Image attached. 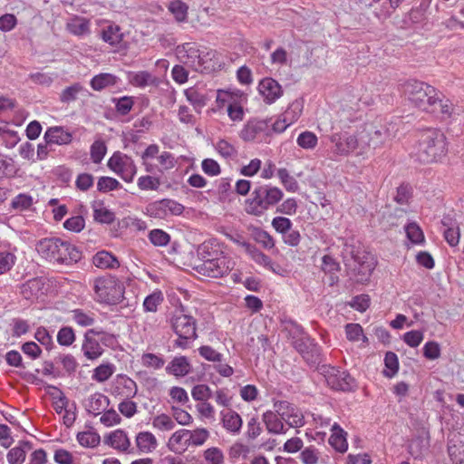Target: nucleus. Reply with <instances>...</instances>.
<instances>
[{
  "label": "nucleus",
  "mask_w": 464,
  "mask_h": 464,
  "mask_svg": "<svg viewBox=\"0 0 464 464\" xmlns=\"http://www.w3.org/2000/svg\"><path fill=\"white\" fill-rule=\"evenodd\" d=\"M258 90L268 104L275 102L283 93L282 87L278 82L270 77L260 81Z\"/></svg>",
  "instance_id": "obj_16"
},
{
  "label": "nucleus",
  "mask_w": 464,
  "mask_h": 464,
  "mask_svg": "<svg viewBox=\"0 0 464 464\" xmlns=\"http://www.w3.org/2000/svg\"><path fill=\"white\" fill-rule=\"evenodd\" d=\"M112 102H115L116 111L122 116L127 115L134 105V101L132 97L130 96H123L120 99H112Z\"/></svg>",
  "instance_id": "obj_51"
},
{
  "label": "nucleus",
  "mask_w": 464,
  "mask_h": 464,
  "mask_svg": "<svg viewBox=\"0 0 464 464\" xmlns=\"http://www.w3.org/2000/svg\"><path fill=\"white\" fill-rule=\"evenodd\" d=\"M33 203V198L30 195L21 193L13 198L11 207L14 209L24 211L29 209Z\"/></svg>",
  "instance_id": "obj_49"
},
{
  "label": "nucleus",
  "mask_w": 464,
  "mask_h": 464,
  "mask_svg": "<svg viewBox=\"0 0 464 464\" xmlns=\"http://www.w3.org/2000/svg\"><path fill=\"white\" fill-rule=\"evenodd\" d=\"M107 151L106 145L102 140H95L91 146V159L93 163H100Z\"/></svg>",
  "instance_id": "obj_53"
},
{
  "label": "nucleus",
  "mask_w": 464,
  "mask_h": 464,
  "mask_svg": "<svg viewBox=\"0 0 464 464\" xmlns=\"http://www.w3.org/2000/svg\"><path fill=\"white\" fill-rule=\"evenodd\" d=\"M362 149L365 147L376 149L392 137L390 130L385 125H375L374 123H366L363 129L358 132Z\"/></svg>",
  "instance_id": "obj_8"
},
{
  "label": "nucleus",
  "mask_w": 464,
  "mask_h": 464,
  "mask_svg": "<svg viewBox=\"0 0 464 464\" xmlns=\"http://www.w3.org/2000/svg\"><path fill=\"white\" fill-rule=\"evenodd\" d=\"M163 301V297L160 292H154L148 295L144 302L143 307L147 312H156L158 305Z\"/></svg>",
  "instance_id": "obj_59"
},
{
  "label": "nucleus",
  "mask_w": 464,
  "mask_h": 464,
  "mask_svg": "<svg viewBox=\"0 0 464 464\" xmlns=\"http://www.w3.org/2000/svg\"><path fill=\"white\" fill-rule=\"evenodd\" d=\"M84 356L89 360L98 359L104 352L100 343L95 338L84 336L82 345Z\"/></svg>",
  "instance_id": "obj_24"
},
{
  "label": "nucleus",
  "mask_w": 464,
  "mask_h": 464,
  "mask_svg": "<svg viewBox=\"0 0 464 464\" xmlns=\"http://www.w3.org/2000/svg\"><path fill=\"white\" fill-rule=\"evenodd\" d=\"M75 339L74 330L71 326H63L57 333V343L61 346H70Z\"/></svg>",
  "instance_id": "obj_42"
},
{
  "label": "nucleus",
  "mask_w": 464,
  "mask_h": 464,
  "mask_svg": "<svg viewBox=\"0 0 464 464\" xmlns=\"http://www.w3.org/2000/svg\"><path fill=\"white\" fill-rule=\"evenodd\" d=\"M44 286L42 277H34L22 284L20 293L26 300H30L38 295Z\"/></svg>",
  "instance_id": "obj_22"
},
{
  "label": "nucleus",
  "mask_w": 464,
  "mask_h": 464,
  "mask_svg": "<svg viewBox=\"0 0 464 464\" xmlns=\"http://www.w3.org/2000/svg\"><path fill=\"white\" fill-rule=\"evenodd\" d=\"M119 78L109 72H102L93 76L90 82L91 87L94 91H102L107 87L114 86L118 83Z\"/></svg>",
  "instance_id": "obj_23"
},
{
  "label": "nucleus",
  "mask_w": 464,
  "mask_h": 464,
  "mask_svg": "<svg viewBox=\"0 0 464 464\" xmlns=\"http://www.w3.org/2000/svg\"><path fill=\"white\" fill-rule=\"evenodd\" d=\"M234 266L235 262L230 258L219 256L217 258H212L211 260H204V263L196 265L194 269L202 276L219 278L231 272Z\"/></svg>",
  "instance_id": "obj_9"
},
{
  "label": "nucleus",
  "mask_w": 464,
  "mask_h": 464,
  "mask_svg": "<svg viewBox=\"0 0 464 464\" xmlns=\"http://www.w3.org/2000/svg\"><path fill=\"white\" fill-rule=\"evenodd\" d=\"M330 140L334 144L333 151L337 155H348L357 148H362L359 133L357 135L334 133L330 137Z\"/></svg>",
  "instance_id": "obj_12"
},
{
  "label": "nucleus",
  "mask_w": 464,
  "mask_h": 464,
  "mask_svg": "<svg viewBox=\"0 0 464 464\" xmlns=\"http://www.w3.org/2000/svg\"><path fill=\"white\" fill-rule=\"evenodd\" d=\"M216 150L225 159H235L237 157V150L226 140H220Z\"/></svg>",
  "instance_id": "obj_48"
},
{
  "label": "nucleus",
  "mask_w": 464,
  "mask_h": 464,
  "mask_svg": "<svg viewBox=\"0 0 464 464\" xmlns=\"http://www.w3.org/2000/svg\"><path fill=\"white\" fill-rule=\"evenodd\" d=\"M19 168L12 158L0 154V180L3 179H14L18 175Z\"/></svg>",
  "instance_id": "obj_27"
},
{
  "label": "nucleus",
  "mask_w": 464,
  "mask_h": 464,
  "mask_svg": "<svg viewBox=\"0 0 464 464\" xmlns=\"http://www.w3.org/2000/svg\"><path fill=\"white\" fill-rule=\"evenodd\" d=\"M131 160L130 157L121 153L120 151H116L108 160V167L113 172L118 173L126 164L127 160Z\"/></svg>",
  "instance_id": "obj_43"
},
{
  "label": "nucleus",
  "mask_w": 464,
  "mask_h": 464,
  "mask_svg": "<svg viewBox=\"0 0 464 464\" xmlns=\"http://www.w3.org/2000/svg\"><path fill=\"white\" fill-rule=\"evenodd\" d=\"M130 82L138 87H145L147 85L156 84V78L149 72L141 71L132 76Z\"/></svg>",
  "instance_id": "obj_44"
},
{
  "label": "nucleus",
  "mask_w": 464,
  "mask_h": 464,
  "mask_svg": "<svg viewBox=\"0 0 464 464\" xmlns=\"http://www.w3.org/2000/svg\"><path fill=\"white\" fill-rule=\"evenodd\" d=\"M149 238L154 246H165L169 244L170 236L161 229H153L150 232Z\"/></svg>",
  "instance_id": "obj_54"
},
{
  "label": "nucleus",
  "mask_w": 464,
  "mask_h": 464,
  "mask_svg": "<svg viewBox=\"0 0 464 464\" xmlns=\"http://www.w3.org/2000/svg\"><path fill=\"white\" fill-rule=\"evenodd\" d=\"M284 197L283 191L271 185L255 187L251 197L246 199L245 210L247 214L261 217L264 213L279 203Z\"/></svg>",
  "instance_id": "obj_4"
},
{
  "label": "nucleus",
  "mask_w": 464,
  "mask_h": 464,
  "mask_svg": "<svg viewBox=\"0 0 464 464\" xmlns=\"http://www.w3.org/2000/svg\"><path fill=\"white\" fill-rule=\"evenodd\" d=\"M317 137L312 131H304L297 138V144L303 149H314L317 144Z\"/></svg>",
  "instance_id": "obj_52"
},
{
  "label": "nucleus",
  "mask_w": 464,
  "mask_h": 464,
  "mask_svg": "<svg viewBox=\"0 0 464 464\" xmlns=\"http://www.w3.org/2000/svg\"><path fill=\"white\" fill-rule=\"evenodd\" d=\"M26 457V450L22 447H14L7 453V460L10 464H23Z\"/></svg>",
  "instance_id": "obj_60"
},
{
  "label": "nucleus",
  "mask_w": 464,
  "mask_h": 464,
  "mask_svg": "<svg viewBox=\"0 0 464 464\" xmlns=\"http://www.w3.org/2000/svg\"><path fill=\"white\" fill-rule=\"evenodd\" d=\"M277 176L287 191L295 192L298 189L299 187L297 181L295 178L290 176L286 169H279L277 170Z\"/></svg>",
  "instance_id": "obj_46"
},
{
  "label": "nucleus",
  "mask_w": 464,
  "mask_h": 464,
  "mask_svg": "<svg viewBox=\"0 0 464 464\" xmlns=\"http://www.w3.org/2000/svg\"><path fill=\"white\" fill-rule=\"evenodd\" d=\"M191 371V364L186 356L174 357L166 367V372L176 377H183Z\"/></svg>",
  "instance_id": "obj_20"
},
{
  "label": "nucleus",
  "mask_w": 464,
  "mask_h": 464,
  "mask_svg": "<svg viewBox=\"0 0 464 464\" xmlns=\"http://www.w3.org/2000/svg\"><path fill=\"white\" fill-rule=\"evenodd\" d=\"M136 444L142 452H151L156 449L158 443L155 436L149 431H142L136 436Z\"/></svg>",
  "instance_id": "obj_28"
},
{
  "label": "nucleus",
  "mask_w": 464,
  "mask_h": 464,
  "mask_svg": "<svg viewBox=\"0 0 464 464\" xmlns=\"http://www.w3.org/2000/svg\"><path fill=\"white\" fill-rule=\"evenodd\" d=\"M114 372V365L111 363H102L93 371L92 379L103 382L109 380Z\"/></svg>",
  "instance_id": "obj_41"
},
{
  "label": "nucleus",
  "mask_w": 464,
  "mask_h": 464,
  "mask_svg": "<svg viewBox=\"0 0 464 464\" xmlns=\"http://www.w3.org/2000/svg\"><path fill=\"white\" fill-rule=\"evenodd\" d=\"M71 313L72 320L82 327H88L95 323L94 314L92 312L85 313L82 309H74Z\"/></svg>",
  "instance_id": "obj_40"
},
{
  "label": "nucleus",
  "mask_w": 464,
  "mask_h": 464,
  "mask_svg": "<svg viewBox=\"0 0 464 464\" xmlns=\"http://www.w3.org/2000/svg\"><path fill=\"white\" fill-rule=\"evenodd\" d=\"M82 259V252L68 241L62 240V246L56 255L55 262L60 265H72Z\"/></svg>",
  "instance_id": "obj_15"
},
{
  "label": "nucleus",
  "mask_w": 464,
  "mask_h": 464,
  "mask_svg": "<svg viewBox=\"0 0 464 464\" xmlns=\"http://www.w3.org/2000/svg\"><path fill=\"white\" fill-rule=\"evenodd\" d=\"M76 438L80 445L85 448H95L101 441V437L96 431L78 432Z\"/></svg>",
  "instance_id": "obj_36"
},
{
  "label": "nucleus",
  "mask_w": 464,
  "mask_h": 464,
  "mask_svg": "<svg viewBox=\"0 0 464 464\" xmlns=\"http://www.w3.org/2000/svg\"><path fill=\"white\" fill-rule=\"evenodd\" d=\"M15 263V256L7 251H0V275L9 271Z\"/></svg>",
  "instance_id": "obj_62"
},
{
  "label": "nucleus",
  "mask_w": 464,
  "mask_h": 464,
  "mask_svg": "<svg viewBox=\"0 0 464 464\" xmlns=\"http://www.w3.org/2000/svg\"><path fill=\"white\" fill-rule=\"evenodd\" d=\"M121 187V183L111 177H101L97 182V189L102 193L117 189Z\"/></svg>",
  "instance_id": "obj_50"
},
{
  "label": "nucleus",
  "mask_w": 464,
  "mask_h": 464,
  "mask_svg": "<svg viewBox=\"0 0 464 464\" xmlns=\"http://www.w3.org/2000/svg\"><path fill=\"white\" fill-rule=\"evenodd\" d=\"M103 442L111 448L121 450L127 451L130 446V441L126 432L121 429L116 430L107 436L104 437Z\"/></svg>",
  "instance_id": "obj_18"
},
{
  "label": "nucleus",
  "mask_w": 464,
  "mask_h": 464,
  "mask_svg": "<svg viewBox=\"0 0 464 464\" xmlns=\"http://www.w3.org/2000/svg\"><path fill=\"white\" fill-rule=\"evenodd\" d=\"M191 395L195 401H207L212 397V391L206 384H198L193 387Z\"/></svg>",
  "instance_id": "obj_58"
},
{
  "label": "nucleus",
  "mask_w": 464,
  "mask_h": 464,
  "mask_svg": "<svg viewBox=\"0 0 464 464\" xmlns=\"http://www.w3.org/2000/svg\"><path fill=\"white\" fill-rule=\"evenodd\" d=\"M85 226L84 218L82 216H74L63 223V227L65 229L72 232H81Z\"/></svg>",
  "instance_id": "obj_64"
},
{
  "label": "nucleus",
  "mask_w": 464,
  "mask_h": 464,
  "mask_svg": "<svg viewBox=\"0 0 464 464\" xmlns=\"http://www.w3.org/2000/svg\"><path fill=\"white\" fill-rule=\"evenodd\" d=\"M405 232L408 239L413 244L424 242V235L420 227L414 222L409 223L405 227Z\"/></svg>",
  "instance_id": "obj_45"
},
{
  "label": "nucleus",
  "mask_w": 464,
  "mask_h": 464,
  "mask_svg": "<svg viewBox=\"0 0 464 464\" xmlns=\"http://www.w3.org/2000/svg\"><path fill=\"white\" fill-rule=\"evenodd\" d=\"M209 432L207 429H197L193 432L190 431L189 438L186 440L188 445L199 446L202 445L208 438Z\"/></svg>",
  "instance_id": "obj_56"
},
{
  "label": "nucleus",
  "mask_w": 464,
  "mask_h": 464,
  "mask_svg": "<svg viewBox=\"0 0 464 464\" xmlns=\"http://www.w3.org/2000/svg\"><path fill=\"white\" fill-rule=\"evenodd\" d=\"M269 121L270 120H259L256 118L249 120L240 131V138L245 141H252L261 133L270 136Z\"/></svg>",
  "instance_id": "obj_13"
},
{
  "label": "nucleus",
  "mask_w": 464,
  "mask_h": 464,
  "mask_svg": "<svg viewBox=\"0 0 464 464\" xmlns=\"http://www.w3.org/2000/svg\"><path fill=\"white\" fill-rule=\"evenodd\" d=\"M66 29L73 35L82 36L90 33V23L85 18L76 16L67 23Z\"/></svg>",
  "instance_id": "obj_29"
},
{
  "label": "nucleus",
  "mask_w": 464,
  "mask_h": 464,
  "mask_svg": "<svg viewBox=\"0 0 464 464\" xmlns=\"http://www.w3.org/2000/svg\"><path fill=\"white\" fill-rule=\"evenodd\" d=\"M62 246V239L59 237H45L39 240L35 245L37 253L48 261L55 262L56 255Z\"/></svg>",
  "instance_id": "obj_14"
},
{
  "label": "nucleus",
  "mask_w": 464,
  "mask_h": 464,
  "mask_svg": "<svg viewBox=\"0 0 464 464\" xmlns=\"http://www.w3.org/2000/svg\"><path fill=\"white\" fill-rule=\"evenodd\" d=\"M318 372L324 376L327 384L334 390L351 392L356 386L354 378L348 372L341 371L339 368L322 364Z\"/></svg>",
  "instance_id": "obj_7"
},
{
  "label": "nucleus",
  "mask_w": 464,
  "mask_h": 464,
  "mask_svg": "<svg viewBox=\"0 0 464 464\" xmlns=\"http://www.w3.org/2000/svg\"><path fill=\"white\" fill-rule=\"evenodd\" d=\"M89 402L86 406L88 413H93L94 415L100 414L104 409L102 408V402L105 401L107 405L110 403V400L107 396L96 392L89 398Z\"/></svg>",
  "instance_id": "obj_33"
},
{
  "label": "nucleus",
  "mask_w": 464,
  "mask_h": 464,
  "mask_svg": "<svg viewBox=\"0 0 464 464\" xmlns=\"http://www.w3.org/2000/svg\"><path fill=\"white\" fill-rule=\"evenodd\" d=\"M347 432L339 424L334 423L332 427V434L329 438V444L338 452L343 453L348 449L346 440Z\"/></svg>",
  "instance_id": "obj_21"
},
{
  "label": "nucleus",
  "mask_w": 464,
  "mask_h": 464,
  "mask_svg": "<svg viewBox=\"0 0 464 464\" xmlns=\"http://www.w3.org/2000/svg\"><path fill=\"white\" fill-rule=\"evenodd\" d=\"M185 95L188 101L193 105L198 112L206 106L208 97L206 94L198 92L196 88H189L185 91Z\"/></svg>",
  "instance_id": "obj_34"
},
{
  "label": "nucleus",
  "mask_w": 464,
  "mask_h": 464,
  "mask_svg": "<svg viewBox=\"0 0 464 464\" xmlns=\"http://www.w3.org/2000/svg\"><path fill=\"white\" fill-rule=\"evenodd\" d=\"M447 152L444 133L436 129H427L420 134L412 157L420 163L429 164L440 161Z\"/></svg>",
  "instance_id": "obj_2"
},
{
  "label": "nucleus",
  "mask_w": 464,
  "mask_h": 464,
  "mask_svg": "<svg viewBox=\"0 0 464 464\" xmlns=\"http://www.w3.org/2000/svg\"><path fill=\"white\" fill-rule=\"evenodd\" d=\"M385 366L391 371V372H383L384 375L387 377H392L395 373H397L399 370V360L398 356L393 352H387L384 357Z\"/></svg>",
  "instance_id": "obj_57"
},
{
  "label": "nucleus",
  "mask_w": 464,
  "mask_h": 464,
  "mask_svg": "<svg viewBox=\"0 0 464 464\" xmlns=\"http://www.w3.org/2000/svg\"><path fill=\"white\" fill-rule=\"evenodd\" d=\"M205 459L209 464H223L224 463V455L221 450L216 447H211L205 450L204 452Z\"/></svg>",
  "instance_id": "obj_63"
},
{
  "label": "nucleus",
  "mask_w": 464,
  "mask_h": 464,
  "mask_svg": "<svg viewBox=\"0 0 464 464\" xmlns=\"http://www.w3.org/2000/svg\"><path fill=\"white\" fill-rule=\"evenodd\" d=\"M97 301L106 304H120L124 298V285L114 276L106 275L94 280Z\"/></svg>",
  "instance_id": "obj_5"
},
{
  "label": "nucleus",
  "mask_w": 464,
  "mask_h": 464,
  "mask_svg": "<svg viewBox=\"0 0 464 464\" xmlns=\"http://www.w3.org/2000/svg\"><path fill=\"white\" fill-rule=\"evenodd\" d=\"M82 91L84 87L80 82H74L62 91L59 100L63 104H70L78 99V94Z\"/></svg>",
  "instance_id": "obj_31"
},
{
  "label": "nucleus",
  "mask_w": 464,
  "mask_h": 464,
  "mask_svg": "<svg viewBox=\"0 0 464 464\" xmlns=\"http://www.w3.org/2000/svg\"><path fill=\"white\" fill-rule=\"evenodd\" d=\"M371 299L368 295H359L356 296H353L352 301L349 303V305L362 313L366 311L370 306Z\"/></svg>",
  "instance_id": "obj_61"
},
{
  "label": "nucleus",
  "mask_w": 464,
  "mask_h": 464,
  "mask_svg": "<svg viewBox=\"0 0 464 464\" xmlns=\"http://www.w3.org/2000/svg\"><path fill=\"white\" fill-rule=\"evenodd\" d=\"M221 414L224 428L232 433H238L243 423L240 415L232 410L226 413L222 411Z\"/></svg>",
  "instance_id": "obj_25"
},
{
  "label": "nucleus",
  "mask_w": 464,
  "mask_h": 464,
  "mask_svg": "<svg viewBox=\"0 0 464 464\" xmlns=\"http://www.w3.org/2000/svg\"><path fill=\"white\" fill-rule=\"evenodd\" d=\"M169 10L178 22H185L188 17V6L181 0H173L169 5Z\"/></svg>",
  "instance_id": "obj_37"
},
{
  "label": "nucleus",
  "mask_w": 464,
  "mask_h": 464,
  "mask_svg": "<svg viewBox=\"0 0 464 464\" xmlns=\"http://www.w3.org/2000/svg\"><path fill=\"white\" fill-rule=\"evenodd\" d=\"M408 100L421 111L434 113L439 103V92L431 85L415 79L408 80L402 86Z\"/></svg>",
  "instance_id": "obj_3"
},
{
  "label": "nucleus",
  "mask_w": 464,
  "mask_h": 464,
  "mask_svg": "<svg viewBox=\"0 0 464 464\" xmlns=\"http://www.w3.org/2000/svg\"><path fill=\"white\" fill-rule=\"evenodd\" d=\"M101 37L110 45L117 46L122 41L123 34L121 32L119 25L110 24L102 30Z\"/></svg>",
  "instance_id": "obj_26"
},
{
  "label": "nucleus",
  "mask_w": 464,
  "mask_h": 464,
  "mask_svg": "<svg viewBox=\"0 0 464 464\" xmlns=\"http://www.w3.org/2000/svg\"><path fill=\"white\" fill-rule=\"evenodd\" d=\"M175 53L180 63L188 65L195 71L208 69L205 65L204 56L201 55L199 50L193 43H185L178 45L175 49Z\"/></svg>",
  "instance_id": "obj_10"
},
{
  "label": "nucleus",
  "mask_w": 464,
  "mask_h": 464,
  "mask_svg": "<svg viewBox=\"0 0 464 464\" xmlns=\"http://www.w3.org/2000/svg\"><path fill=\"white\" fill-rule=\"evenodd\" d=\"M263 421L270 433L279 434L285 432L282 420L271 411H267L263 414Z\"/></svg>",
  "instance_id": "obj_30"
},
{
  "label": "nucleus",
  "mask_w": 464,
  "mask_h": 464,
  "mask_svg": "<svg viewBox=\"0 0 464 464\" xmlns=\"http://www.w3.org/2000/svg\"><path fill=\"white\" fill-rule=\"evenodd\" d=\"M274 409L284 420L297 417L296 407L287 401H276L274 402Z\"/></svg>",
  "instance_id": "obj_32"
},
{
  "label": "nucleus",
  "mask_w": 464,
  "mask_h": 464,
  "mask_svg": "<svg viewBox=\"0 0 464 464\" xmlns=\"http://www.w3.org/2000/svg\"><path fill=\"white\" fill-rule=\"evenodd\" d=\"M197 254L198 258L201 260V263H204V260H211L212 258H217L222 253H219L218 250H214L209 243L205 242L198 246Z\"/></svg>",
  "instance_id": "obj_47"
},
{
  "label": "nucleus",
  "mask_w": 464,
  "mask_h": 464,
  "mask_svg": "<svg viewBox=\"0 0 464 464\" xmlns=\"http://www.w3.org/2000/svg\"><path fill=\"white\" fill-rule=\"evenodd\" d=\"M342 256L351 279L360 284L369 282L376 264L371 253L361 246L346 243L343 246Z\"/></svg>",
  "instance_id": "obj_1"
},
{
  "label": "nucleus",
  "mask_w": 464,
  "mask_h": 464,
  "mask_svg": "<svg viewBox=\"0 0 464 464\" xmlns=\"http://www.w3.org/2000/svg\"><path fill=\"white\" fill-rule=\"evenodd\" d=\"M292 345L302 356L304 362L310 366L321 367L323 354L321 347L311 337H305L304 340L293 341Z\"/></svg>",
  "instance_id": "obj_11"
},
{
  "label": "nucleus",
  "mask_w": 464,
  "mask_h": 464,
  "mask_svg": "<svg viewBox=\"0 0 464 464\" xmlns=\"http://www.w3.org/2000/svg\"><path fill=\"white\" fill-rule=\"evenodd\" d=\"M147 214L155 218H166L169 215L166 208V199L158 200L150 203L147 208Z\"/></svg>",
  "instance_id": "obj_38"
},
{
  "label": "nucleus",
  "mask_w": 464,
  "mask_h": 464,
  "mask_svg": "<svg viewBox=\"0 0 464 464\" xmlns=\"http://www.w3.org/2000/svg\"><path fill=\"white\" fill-rule=\"evenodd\" d=\"M252 237L266 249H271L275 246L273 237L266 230H263L260 227H255L252 230Z\"/></svg>",
  "instance_id": "obj_39"
},
{
  "label": "nucleus",
  "mask_w": 464,
  "mask_h": 464,
  "mask_svg": "<svg viewBox=\"0 0 464 464\" xmlns=\"http://www.w3.org/2000/svg\"><path fill=\"white\" fill-rule=\"evenodd\" d=\"M96 202L93 204V218L96 222L101 224H111L115 220V214L111 210L100 207L97 208L95 206ZM102 202H101L99 205L102 206Z\"/></svg>",
  "instance_id": "obj_35"
},
{
  "label": "nucleus",
  "mask_w": 464,
  "mask_h": 464,
  "mask_svg": "<svg viewBox=\"0 0 464 464\" xmlns=\"http://www.w3.org/2000/svg\"><path fill=\"white\" fill-rule=\"evenodd\" d=\"M152 425L160 430H171L175 427L174 421L165 413L157 415L152 420Z\"/></svg>",
  "instance_id": "obj_55"
},
{
  "label": "nucleus",
  "mask_w": 464,
  "mask_h": 464,
  "mask_svg": "<svg viewBox=\"0 0 464 464\" xmlns=\"http://www.w3.org/2000/svg\"><path fill=\"white\" fill-rule=\"evenodd\" d=\"M44 139L47 144L67 145L72 142V136L63 127L53 126L46 130Z\"/></svg>",
  "instance_id": "obj_17"
},
{
  "label": "nucleus",
  "mask_w": 464,
  "mask_h": 464,
  "mask_svg": "<svg viewBox=\"0 0 464 464\" xmlns=\"http://www.w3.org/2000/svg\"><path fill=\"white\" fill-rule=\"evenodd\" d=\"M170 324L172 330L179 336L174 343L175 347L187 349L189 342L198 338L197 321L191 315L179 312L172 315Z\"/></svg>",
  "instance_id": "obj_6"
},
{
  "label": "nucleus",
  "mask_w": 464,
  "mask_h": 464,
  "mask_svg": "<svg viewBox=\"0 0 464 464\" xmlns=\"http://www.w3.org/2000/svg\"><path fill=\"white\" fill-rule=\"evenodd\" d=\"M92 264L102 269H115L121 266L118 258L106 250L97 252L92 257Z\"/></svg>",
  "instance_id": "obj_19"
}]
</instances>
